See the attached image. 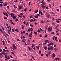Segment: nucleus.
<instances>
[{"mask_svg": "<svg viewBox=\"0 0 61 61\" xmlns=\"http://www.w3.org/2000/svg\"><path fill=\"white\" fill-rule=\"evenodd\" d=\"M36 48L37 49H39V47L38 46L36 47Z\"/></svg>", "mask_w": 61, "mask_h": 61, "instance_id": "48", "label": "nucleus"}, {"mask_svg": "<svg viewBox=\"0 0 61 61\" xmlns=\"http://www.w3.org/2000/svg\"><path fill=\"white\" fill-rule=\"evenodd\" d=\"M10 32H11V30H9L8 31V33L9 34H10Z\"/></svg>", "mask_w": 61, "mask_h": 61, "instance_id": "14", "label": "nucleus"}, {"mask_svg": "<svg viewBox=\"0 0 61 61\" xmlns=\"http://www.w3.org/2000/svg\"><path fill=\"white\" fill-rule=\"evenodd\" d=\"M20 15H24V14L22 13H20Z\"/></svg>", "mask_w": 61, "mask_h": 61, "instance_id": "29", "label": "nucleus"}, {"mask_svg": "<svg viewBox=\"0 0 61 61\" xmlns=\"http://www.w3.org/2000/svg\"><path fill=\"white\" fill-rule=\"evenodd\" d=\"M49 41L48 40H46V41L45 42H46V43H47Z\"/></svg>", "mask_w": 61, "mask_h": 61, "instance_id": "32", "label": "nucleus"}, {"mask_svg": "<svg viewBox=\"0 0 61 61\" xmlns=\"http://www.w3.org/2000/svg\"><path fill=\"white\" fill-rule=\"evenodd\" d=\"M51 34H53V35H54L55 34V33L54 32H52Z\"/></svg>", "mask_w": 61, "mask_h": 61, "instance_id": "41", "label": "nucleus"}, {"mask_svg": "<svg viewBox=\"0 0 61 61\" xmlns=\"http://www.w3.org/2000/svg\"><path fill=\"white\" fill-rule=\"evenodd\" d=\"M50 48L51 49V50H53V49H54L53 47L52 46H51V47H50Z\"/></svg>", "mask_w": 61, "mask_h": 61, "instance_id": "7", "label": "nucleus"}, {"mask_svg": "<svg viewBox=\"0 0 61 61\" xmlns=\"http://www.w3.org/2000/svg\"><path fill=\"white\" fill-rule=\"evenodd\" d=\"M3 5L2 4H0V6L1 7L2 6H3Z\"/></svg>", "mask_w": 61, "mask_h": 61, "instance_id": "62", "label": "nucleus"}, {"mask_svg": "<svg viewBox=\"0 0 61 61\" xmlns=\"http://www.w3.org/2000/svg\"><path fill=\"white\" fill-rule=\"evenodd\" d=\"M52 20L53 21H54L55 20V19L53 18V17H52Z\"/></svg>", "mask_w": 61, "mask_h": 61, "instance_id": "33", "label": "nucleus"}, {"mask_svg": "<svg viewBox=\"0 0 61 61\" xmlns=\"http://www.w3.org/2000/svg\"><path fill=\"white\" fill-rule=\"evenodd\" d=\"M30 35L31 36H32L33 35V34H32V32H31L30 33Z\"/></svg>", "mask_w": 61, "mask_h": 61, "instance_id": "58", "label": "nucleus"}, {"mask_svg": "<svg viewBox=\"0 0 61 61\" xmlns=\"http://www.w3.org/2000/svg\"><path fill=\"white\" fill-rule=\"evenodd\" d=\"M37 32H38V33H39L40 32V30H37Z\"/></svg>", "mask_w": 61, "mask_h": 61, "instance_id": "63", "label": "nucleus"}, {"mask_svg": "<svg viewBox=\"0 0 61 61\" xmlns=\"http://www.w3.org/2000/svg\"><path fill=\"white\" fill-rule=\"evenodd\" d=\"M10 15L12 17L14 16V13H12L10 14Z\"/></svg>", "mask_w": 61, "mask_h": 61, "instance_id": "8", "label": "nucleus"}, {"mask_svg": "<svg viewBox=\"0 0 61 61\" xmlns=\"http://www.w3.org/2000/svg\"><path fill=\"white\" fill-rule=\"evenodd\" d=\"M36 18H38V16L37 15H35L34 16Z\"/></svg>", "mask_w": 61, "mask_h": 61, "instance_id": "15", "label": "nucleus"}, {"mask_svg": "<svg viewBox=\"0 0 61 61\" xmlns=\"http://www.w3.org/2000/svg\"><path fill=\"white\" fill-rule=\"evenodd\" d=\"M15 31H16V32H19V30H18V29H16L15 30Z\"/></svg>", "mask_w": 61, "mask_h": 61, "instance_id": "16", "label": "nucleus"}, {"mask_svg": "<svg viewBox=\"0 0 61 61\" xmlns=\"http://www.w3.org/2000/svg\"><path fill=\"white\" fill-rule=\"evenodd\" d=\"M22 8V6H19V8L18 9V10H20Z\"/></svg>", "mask_w": 61, "mask_h": 61, "instance_id": "3", "label": "nucleus"}, {"mask_svg": "<svg viewBox=\"0 0 61 61\" xmlns=\"http://www.w3.org/2000/svg\"><path fill=\"white\" fill-rule=\"evenodd\" d=\"M55 60H56V61H57V60H59V58L57 57L55 59Z\"/></svg>", "mask_w": 61, "mask_h": 61, "instance_id": "10", "label": "nucleus"}, {"mask_svg": "<svg viewBox=\"0 0 61 61\" xmlns=\"http://www.w3.org/2000/svg\"><path fill=\"white\" fill-rule=\"evenodd\" d=\"M54 47H56V45L54 44Z\"/></svg>", "mask_w": 61, "mask_h": 61, "instance_id": "64", "label": "nucleus"}, {"mask_svg": "<svg viewBox=\"0 0 61 61\" xmlns=\"http://www.w3.org/2000/svg\"><path fill=\"white\" fill-rule=\"evenodd\" d=\"M28 31L29 32H30L31 31V30L30 29H28Z\"/></svg>", "mask_w": 61, "mask_h": 61, "instance_id": "59", "label": "nucleus"}, {"mask_svg": "<svg viewBox=\"0 0 61 61\" xmlns=\"http://www.w3.org/2000/svg\"><path fill=\"white\" fill-rule=\"evenodd\" d=\"M41 7L42 8H43V9H46V5L42 6Z\"/></svg>", "mask_w": 61, "mask_h": 61, "instance_id": "2", "label": "nucleus"}, {"mask_svg": "<svg viewBox=\"0 0 61 61\" xmlns=\"http://www.w3.org/2000/svg\"><path fill=\"white\" fill-rule=\"evenodd\" d=\"M56 23H59V21H57L56 20Z\"/></svg>", "mask_w": 61, "mask_h": 61, "instance_id": "35", "label": "nucleus"}, {"mask_svg": "<svg viewBox=\"0 0 61 61\" xmlns=\"http://www.w3.org/2000/svg\"><path fill=\"white\" fill-rule=\"evenodd\" d=\"M46 9H48V6H47L46 7Z\"/></svg>", "mask_w": 61, "mask_h": 61, "instance_id": "47", "label": "nucleus"}, {"mask_svg": "<svg viewBox=\"0 0 61 61\" xmlns=\"http://www.w3.org/2000/svg\"><path fill=\"white\" fill-rule=\"evenodd\" d=\"M44 55V54H41V56H43V55Z\"/></svg>", "mask_w": 61, "mask_h": 61, "instance_id": "56", "label": "nucleus"}, {"mask_svg": "<svg viewBox=\"0 0 61 61\" xmlns=\"http://www.w3.org/2000/svg\"><path fill=\"white\" fill-rule=\"evenodd\" d=\"M40 22L42 23H44V20H41Z\"/></svg>", "mask_w": 61, "mask_h": 61, "instance_id": "13", "label": "nucleus"}, {"mask_svg": "<svg viewBox=\"0 0 61 61\" xmlns=\"http://www.w3.org/2000/svg\"><path fill=\"white\" fill-rule=\"evenodd\" d=\"M15 49H16V46H15L14 47H13L12 49L13 50H14Z\"/></svg>", "mask_w": 61, "mask_h": 61, "instance_id": "6", "label": "nucleus"}, {"mask_svg": "<svg viewBox=\"0 0 61 61\" xmlns=\"http://www.w3.org/2000/svg\"><path fill=\"white\" fill-rule=\"evenodd\" d=\"M44 48L45 50H46V49H47V47H46V46Z\"/></svg>", "mask_w": 61, "mask_h": 61, "instance_id": "23", "label": "nucleus"}, {"mask_svg": "<svg viewBox=\"0 0 61 61\" xmlns=\"http://www.w3.org/2000/svg\"><path fill=\"white\" fill-rule=\"evenodd\" d=\"M17 41H20V40H19V39L18 38L17 39Z\"/></svg>", "mask_w": 61, "mask_h": 61, "instance_id": "40", "label": "nucleus"}, {"mask_svg": "<svg viewBox=\"0 0 61 61\" xmlns=\"http://www.w3.org/2000/svg\"><path fill=\"white\" fill-rule=\"evenodd\" d=\"M50 44H51V46H53L54 44H53V43L52 42L50 43Z\"/></svg>", "mask_w": 61, "mask_h": 61, "instance_id": "31", "label": "nucleus"}, {"mask_svg": "<svg viewBox=\"0 0 61 61\" xmlns=\"http://www.w3.org/2000/svg\"><path fill=\"white\" fill-rule=\"evenodd\" d=\"M24 26L23 25H21V28H22V29H24Z\"/></svg>", "mask_w": 61, "mask_h": 61, "instance_id": "17", "label": "nucleus"}, {"mask_svg": "<svg viewBox=\"0 0 61 61\" xmlns=\"http://www.w3.org/2000/svg\"><path fill=\"white\" fill-rule=\"evenodd\" d=\"M4 36H5V37H6V39H7V36H6V35H4Z\"/></svg>", "mask_w": 61, "mask_h": 61, "instance_id": "37", "label": "nucleus"}, {"mask_svg": "<svg viewBox=\"0 0 61 61\" xmlns=\"http://www.w3.org/2000/svg\"><path fill=\"white\" fill-rule=\"evenodd\" d=\"M8 57V59H10V57H9V56H7Z\"/></svg>", "mask_w": 61, "mask_h": 61, "instance_id": "42", "label": "nucleus"}, {"mask_svg": "<svg viewBox=\"0 0 61 61\" xmlns=\"http://www.w3.org/2000/svg\"><path fill=\"white\" fill-rule=\"evenodd\" d=\"M0 31L1 32V33H3V32L1 29H0Z\"/></svg>", "mask_w": 61, "mask_h": 61, "instance_id": "28", "label": "nucleus"}, {"mask_svg": "<svg viewBox=\"0 0 61 61\" xmlns=\"http://www.w3.org/2000/svg\"><path fill=\"white\" fill-rule=\"evenodd\" d=\"M33 21V19H32L31 20H29V21L30 22H32Z\"/></svg>", "mask_w": 61, "mask_h": 61, "instance_id": "19", "label": "nucleus"}, {"mask_svg": "<svg viewBox=\"0 0 61 61\" xmlns=\"http://www.w3.org/2000/svg\"><path fill=\"white\" fill-rule=\"evenodd\" d=\"M55 40H56V42H57V38L56 37H55Z\"/></svg>", "mask_w": 61, "mask_h": 61, "instance_id": "9", "label": "nucleus"}, {"mask_svg": "<svg viewBox=\"0 0 61 61\" xmlns=\"http://www.w3.org/2000/svg\"><path fill=\"white\" fill-rule=\"evenodd\" d=\"M54 49L55 51H56V50H57V49H56V48H55Z\"/></svg>", "mask_w": 61, "mask_h": 61, "instance_id": "53", "label": "nucleus"}, {"mask_svg": "<svg viewBox=\"0 0 61 61\" xmlns=\"http://www.w3.org/2000/svg\"><path fill=\"white\" fill-rule=\"evenodd\" d=\"M50 13H51V14H52V15H54L55 14L53 12H50Z\"/></svg>", "mask_w": 61, "mask_h": 61, "instance_id": "22", "label": "nucleus"}, {"mask_svg": "<svg viewBox=\"0 0 61 61\" xmlns=\"http://www.w3.org/2000/svg\"><path fill=\"white\" fill-rule=\"evenodd\" d=\"M15 21H16V22H17V21H18V19L17 18L15 20Z\"/></svg>", "mask_w": 61, "mask_h": 61, "instance_id": "30", "label": "nucleus"}, {"mask_svg": "<svg viewBox=\"0 0 61 61\" xmlns=\"http://www.w3.org/2000/svg\"><path fill=\"white\" fill-rule=\"evenodd\" d=\"M5 15H6V16H7V17H8V15L7 14V13H6V12Z\"/></svg>", "mask_w": 61, "mask_h": 61, "instance_id": "24", "label": "nucleus"}, {"mask_svg": "<svg viewBox=\"0 0 61 61\" xmlns=\"http://www.w3.org/2000/svg\"><path fill=\"white\" fill-rule=\"evenodd\" d=\"M46 56L47 57H48V56H48V55L47 54H46Z\"/></svg>", "mask_w": 61, "mask_h": 61, "instance_id": "50", "label": "nucleus"}, {"mask_svg": "<svg viewBox=\"0 0 61 61\" xmlns=\"http://www.w3.org/2000/svg\"><path fill=\"white\" fill-rule=\"evenodd\" d=\"M11 54H12V55H14V53L13 52H11Z\"/></svg>", "mask_w": 61, "mask_h": 61, "instance_id": "57", "label": "nucleus"}, {"mask_svg": "<svg viewBox=\"0 0 61 61\" xmlns=\"http://www.w3.org/2000/svg\"><path fill=\"white\" fill-rule=\"evenodd\" d=\"M11 24H13V25H15V23H14V22H11Z\"/></svg>", "mask_w": 61, "mask_h": 61, "instance_id": "46", "label": "nucleus"}, {"mask_svg": "<svg viewBox=\"0 0 61 61\" xmlns=\"http://www.w3.org/2000/svg\"><path fill=\"white\" fill-rule=\"evenodd\" d=\"M47 26H46V27H45V28L46 29V30L47 28Z\"/></svg>", "mask_w": 61, "mask_h": 61, "instance_id": "43", "label": "nucleus"}, {"mask_svg": "<svg viewBox=\"0 0 61 61\" xmlns=\"http://www.w3.org/2000/svg\"><path fill=\"white\" fill-rule=\"evenodd\" d=\"M18 16L20 17V18H22V16H21V15H18Z\"/></svg>", "mask_w": 61, "mask_h": 61, "instance_id": "38", "label": "nucleus"}, {"mask_svg": "<svg viewBox=\"0 0 61 61\" xmlns=\"http://www.w3.org/2000/svg\"><path fill=\"white\" fill-rule=\"evenodd\" d=\"M4 19H6L7 18L6 17H4Z\"/></svg>", "mask_w": 61, "mask_h": 61, "instance_id": "36", "label": "nucleus"}, {"mask_svg": "<svg viewBox=\"0 0 61 61\" xmlns=\"http://www.w3.org/2000/svg\"><path fill=\"white\" fill-rule=\"evenodd\" d=\"M34 34L35 35V34L36 35H37V32H34Z\"/></svg>", "mask_w": 61, "mask_h": 61, "instance_id": "21", "label": "nucleus"}, {"mask_svg": "<svg viewBox=\"0 0 61 61\" xmlns=\"http://www.w3.org/2000/svg\"><path fill=\"white\" fill-rule=\"evenodd\" d=\"M31 57L33 59H34V60H35V58H34V57L33 56H31Z\"/></svg>", "mask_w": 61, "mask_h": 61, "instance_id": "34", "label": "nucleus"}, {"mask_svg": "<svg viewBox=\"0 0 61 61\" xmlns=\"http://www.w3.org/2000/svg\"><path fill=\"white\" fill-rule=\"evenodd\" d=\"M1 28L3 30H5V28H4V27H2Z\"/></svg>", "mask_w": 61, "mask_h": 61, "instance_id": "27", "label": "nucleus"}, {"mask_svg": "<svg viewBox=\"0 0 61 61\" xmlns=\"http://www.w3.org/2000/svg\"><path fill=\"white\" fill-rule=\"evenodd\" d=\"M3 44L4 46H5V41H2Z\"/></svg>", "mask_w": 61, "mask_h": 61, "instance_id": "20", "label": "nucleus"}, {"mask_svg": "<svg viewBox=\"0 0 61 61\" xmlns=\"http://www.w3.org/2000/svg\"><path fill=\"white\" fill-rule=\"evenodd\" d=\"M17 1H18L17 0H16L15 1H14V2H17Z\"/></svg>", "mask_w": 61, "mask_h": 61, "instance_id": "55", "label": "nucleus"}, {"mask_svg": "<svg viewBox=\"0 0 61 61\" xmlns=\"http://www.w3.org/2000/svg\"><path fill=\"white\" fill-rule=\"evenodd\" d=\"M12 46H13V47L15 46V45L14 44H13Z\"/></svg>", "mask_w": 61, "mask_h": 61, "instance_id": "26", "label": "nucleus"}, {"mask_svg": "<svg viewBox=\"0 0 61 61\" xmlns=\"http://www.w3.org/2000/svg\"><path fill=\"white\" fill-rule=\"evenodd\" d=\"M30 26H31V27H33V25H31V24L30 25Z\"/></svg>", "mask_w": 61, "mask_h": 61, "instance_id": "49", "label": "nucleus"}, {"mask_svg": "<svg viewBox=\"0 0 61 61\" xmlns=\"http://www.w3.org/2000/svg\"><path fill=\"white\" fill-rule=\"evenodd\" d=\"M12 17L13 18V19H14V20L15 19H16V16H14Z\"/></svg>", "mask_w": 61, "mask_h": 61, "instance_id": "11", "label": "nucleus"}, {"mask_svg": "<svg viewBox=\"0 0 61 61\" xmlns=\"http://www.w3.org/2000/svg\"><path fill=\"white\" fill-rule=\"evenodd\" d=\"M30 4H31V2H29V5H30Z\"/></svg>", "mask_w": 61, "mask_h": 61, "instance_id": "51", "label": "nucleus"}, {"mask_svg": "<svg viewBox=\"0 0 61 61\" xmlns=\"http://www.w3.org/2000/svg\"><path fill=\"white\" fill-rule=\"evenodd\" d=\"M52 39H53V40H54V39H55V37H53Z\"/></svg>", "mask_w": 61, "mask_h": 61, "instance_id": "52", "label": "nucleus"}, {"mask_svg": "<svg viewBox=\"0 0 61 61\" xmlns=\"http://www.w3.org/2000/svg\"><path fill=\"white\" fill-rule=\"evenodd\" d=\"M52 28L51 27H49V28L48 29V30L49 32H51V31H52Z\"/></svg>", "mask_w": 61, "mask_h": 61, "instance_id": "1", "label": "nucleus"}, {"mask_svg": "<svg viewBox=\"0 0 61 61\" xmlns=\"http://www.w3.org/2000/svg\"><path fill=\"white\" fill-rule=\"evenodd\" d=\"M29 37H32V36H31L30 35H29Z\"/></svg>", "mask_w": 61, "mask_h": 61, "instance_id": "54", "label": "nucleus"}, {"mask_svg": "<svg viewBox=\"0 0 61 61\" xmlns=\"http://www.w3.org/2000/svg\"><path fill=\"white\" fill-rule=\"evenodd\" d=\"M2 54H4V55H6V53H5V51H3L2 52Z\"/></svg>", "mask_w": 61, "mask_h": 61, "instance_id": "12", "label": "nucleus"}, {"mask_svg": "<svg viewBox=\"0 0 61 61\" xmlns=\"http://www.w3.org/2000/svg\"><path fill=\"white\" fill-rule=\"evenodd\" d=\"M2 51V49H0V52H1Z\"/></svg>", "mask_w": 61, "mask_h": 61, "instance_id": "61", "label": "nucleus"}, {"mask_svg": "<svg viewBox=\"0 0 61 61\" xmlns=\"http://www.w3.org/2000/svg\"><path fill=\"white\" fill-rule=\"evenodd\" d=\"M28 49L30 51L31 49V50H33V49H32V48L30 49V48H29Z\"/></svg>", "mask_w": 61, "mask_h": 61, "instance_id": "45", "label": "nucleus"}, {"mask_svg": "<svg viewBox=\"0 0 61 61\" xmlns=\"http://www.w3.org/2000/svg\"><path fill=\"white\" fill-rule=\"evenodd\" d=\"M34 12L35 13H37V12H38V10H36L34 11Z\"/></svg>", "mask_w": 61, "mask_h": 61, "instance_id": "18", "label": "nucleus"}, {"mask_svg": "<svg viewBox=\"0 0 61 61\" xmlns=\"http://www.w3.org/2000/svg\"><path fill=\"white\" fill-rule=\"evenodd\" d=\"M49 6L50 7V8H51V5H50V4H49Z\"/></svg>", "mask_w": 61, "mask_h": 61, "instance_id": "39", "label": "nucleus"}, {"mask_svg": "<svg viewBox=\"0 0 61 61\" xmlns=\"http://www.w3.org/2000/svg\"><path fill=\"white\" fill-rule=\"evenodd\" d=\"M52 57H55V56H56V55H55V54H54V53H53L52 54Z\"/></svg>", "mask_w": 61, "mask_h": 61, "instance_id": "5", "label": "nucleus"}, {"mask_svg": "<svg viewBox=\"0 0 61 61\" xmlns=\"http://www.w3.org/2000/svg\"><path fill=\"white\" fill-rule=\"evenodd\" d=\"M56 11H57V12H59V10L58 9H57Z\"/></svg>", "mask_w": 61, "mask_h": 61, "instance_id": "44", "label": "nucleus"}, {"mask_svg": "<svg viewBox=\"0 0 61 61\" xmlns=\"http://www.w3.org/2000/svg\"><path fill=\"white\" fill-rule=\"evenodd\" d=\"M40 29L41 30V31H43V30L41 28H40Z\"/></svg>", "mask_w": 61, "mask_h": 61, "instance_id": "60", "label": "nucleus"}, {"mask_svg": "<svg viewBox=\"0 0 61 61\" xmlns=\"http://www.w3.org/2000/svg\"><path fill=\"white\" fill-rule=\"evenodd\" d=\"M7 53H6V55H5V57L6 59H7V60H8V58L7 57Z\"/></svg>", "mask_w": 61, "mask_h": 61, "instance_id": "4", "label": "nucleus"}, {"mask_svg": "<svg viewBox=\"0 0 61 61\" xmlns=\"http://www.w3.org/2000/svg\"><path fill=\"white\" fill-rule=\"evenodd\" d=\"M50 47H48V50H50Z\"/></svg>", "mask_w": 61, "mask_h": 61, "instance_id": "25", "label": "nucleus"}]
</instances>
